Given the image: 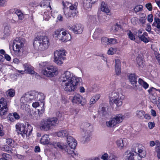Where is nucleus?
Here are the masks:
<instances>
[{
	"label": "nucleus",
	"mask_w": 160,
	"mask_h": 160,
	"mask_svg": "<svg viewBox=\"0 0 160 160\" xmlns=\"http://www.w3.org/2000/svg\"><path fill=\"white\" fill-rule=\"evenodd\" d=\"M60 80L61 84L64 87V90L69 93L76 91L78 85L82 79L81 78L77 77L67 71L61 74Z\"/></svg>",
	"instance_id": "nucleus-1"
},
{
	"label": "nucleus",
	"mask_w": 160,
	"mask_h": 160,
	"mask_svg": "<svg viewBox=\"0 0 160 160\" xmlns=\"http://www.w3.org/2000/svg\"><path fill=\"white\" fill-rule=\"evenodd\" d=\"M50 45L49 40L45 36H40L35 38L33 45L34 48L38 50L42 51L47 49Z\"/></svg>",
	"instance_id": "nucleus-2"
},
{
	"label": "nucleus",
	"mask_w": 160,
	"mask_h": 160,
	"mask_svg": "<svg viewBox=\"0 0 160 160\" xmlns=\"http://www.w3.org/2000/svg\"><path fill=\"white\" fill-rule=\"evenodd\" d=\"M16 131L18 135L23 138L28 137L32 134V127L28 123L25 125L23 124L17 123L16 125Z\"/></svg>",
	"instance_id": "nucleus-3"
},
{
	"label": "nucleus",
	"mask_w": 160,
	"mask_h": 160,
	"mask_svg": "<svg viewBox=\"0 0 160 160\" xmlns=\"http://www.w3.org/2000/svg\"><path fill=\"white\" fill-rule=\"evenodd\" d=\"M58 120L56 118L43 119L40 122V128L41 130L48 131L58 125Z\"/></svg>",
	"instance_id": "nucleus-4"
},
{
	"label": "nucleus",
	"mask_w": 160,
	"mask_h": 160,
	"mask_svg": "<svg viewBox=\"0 0 160 160\" xmlns=\"http://www.w3.org/2000/svg\"><path fill=\"white\" fill-rule=\"evenodd\" d=\"M119 89L115 90L109 94L110 101L115 104L117 107L121 106L122 104V100L124 97L119 92Z\"/></svg>",
	"instance_id": "nucleus-5"
},
{
	"label": "nucleus",
	"mask_w": 160,
	"mask_h": 160,
	"mask_svg": "<svg viewBox=\"0 0 160 160\" xmlns=\"http://www.w3.org/2000/svg\"><path fill=\"white\" fill-rule=\"evenodd\" d=\"M35 91H32L25 93L21 97L20 101L21 103V107L22 108H24L27 103L35 100Z\"/></svg>",
	"instance_id": "nucleus-6"
},
{
	"label": "nucleus",
	"mask_w": 160,
	"mask_h": 160,
	"mask_svg": "<svg viewBox=\"0 0 160 160\" xmlns=\"http://www.w3.org/2000/svg\"><path fill=\"white\" fill-rule=\"evenodd\" d=\"M66 52L64 50H56L54 53V62L58 65H61L65 59Z\"/></svg>",
	"instance_id": "nucleus-7"
},
{
	"label": "nucleus",
	"mask_w": 160,
	"mask_h": 160,
	"mask_svg": "<svg viewBox=\"0 0 160 160\" xmlns=\"http://www.w3.org/2000/svg\"><path fill=\"white\" fill-rule=\"evenodd\" d=\"M25 43V39L22 38H17L14 40L13 43V49L15 55H19L20 49L22 48Z\"/></svg>",
	"instance_id": "nucleus-8"
},
{
	"label": "nucleus",
	"mask_w": 160,
	"mask_h": 160,
	"mask_svg": "<svg viewBox=\"0 0 160 160\" xmlns=\"http://www.w3.org/2000/svg\"><path fill=\"white\" fill-rule=\"evenodd\" d=\"M78 3L76 2L74 3H71L69 6V9L68 11H65V16L66 18H68L73 17L78 12Z\"/></svg>",
	"instance_id": "nucleus-9"
},
{
	"label": "nucleus",
	"mask_w": 160,
	"mask_h": 160,
	"mask_svg": "<svg viewBox=\"0 0 160 160\" xmlns=\"http://www.w3.org/2000/svg\"><path fill=\"white\" fill-rule=\"evenodd\" d=\"M42 73L47 77H52L58 74V71L56 67L49 66L47 69L42 71Z\"/></svg>",
	"instance_id": "nucleus-10"
},
{
	"label": "nucleus",
	"mask_w": 160,
	"mask_h": 160,
	"mask_svg": "<svg viewBox=\"0 0 160 160\" xmlns=\"http://www.w3.org/2000/svg\"><path fill=\"white\" fill-rule=\"evenodd\" d=\"M8 110L7 100L2 98L0 100V114L3 115L6 114Z\"/></svg>",
	"instance_id": "nucleus-11"
},
{
	"label": "nucleus",
	"mask_w": 160,
	"mask_h": 160,
	"mask_svg": "<svg viewBox=\"0 0 160 160\" xmlns=\"http://www.w3.org/2000/svg\"><path fill=\"white\" fill-rule=\"evenodd\" d=\"M72 102L73 103L80 104L82 105H83L86 103V100L80 94L75 93L73 97Z\"/></svg>",
	"instance_id": "nucleus-12"
},
{
	"label": "nucleus",
	"mask_w": 160,
	"mask_h": 160,
	"mask_svg": "<svg viewBox=\"0 0 160 160\" xmlns=\"http://www.w3.org/2000/svg\"><path fill=\"white\" fill-rule=\"evenodd\" d=\"M132 149V152L130 151H127L124 154V156L127 160H135L134 159V155L133 152L137 153L136 149H134L133 147Z\"/></svg>",
	"instance_id": "nucleus-13"
},
{
	"label": "nucleus",
	"mask_w": 160,
	"mask_h": 160,
	"mask_svg": "<svg viewBox=\"0 0 160 160\" xmlns=\"http://www.w3.org/2000/svg\"><path fill=\"white\" fill-rule=\"evenodd\" d=\"M24 69L27 73L29 74H35V76H39V74L35 72L33 70V68L29 64L27 63L23 65Z\"/></svg>",
	"instance_id": "nucleus-14"
},
{
	"label": "nucleus",
	"mask_w": 160,
	"mask_h": 160,
	"mask_svg": "<svg viewBox=\"0 0 160 160\" xmlns=\"http://www.w3.org/2000/svg\"><path fill=\"white\" fill-rule=\"evenodd\" d=\"M134 149H136V154L139 156V158H138V160H142V158H144L146 155L145 152L142 149H139L137 146V145H134L132 146Z\"/></svg>",
	"instance_id": "nucleus-15"
},
{
	"label": "nucleus",
	"mask_w": 160,
	"mask_h": 160,
	"mask_svg": "<svg viewBox=\"0 0 160 160\" xmlns=\"http://www.w3.org/2000/svg\"><path fill=\"white\" fill-rule=\"evenodd\" d=\"M70 29L72 30L75 34H80L82 33L83 31V28L81 24H76L74 28H70Z\"/></svg>",
	"instance_id": "nucleus-16"
},
{
	"label": "nucleus",
	"mask_w": 160,
	"mask_h": 160,
	"mask_svg": "<svg viewBox=\"0 0 160 160\" xmlns=\"http://www.w3.org/2000/svg\"><path fill=\"white\" fill-rule=\"evenodd\" d=\"M16 15L18 16V19L17 21H15V20H14L15 23H17V22H18L19 20H22L24 18V17L23 14L19 10L17 9L15 10L14 15H13V19H15V17Z\"/></svg>",
	"instance_id": "nucleus-17"
},
{
	"label": "nucleus",
	"mask_w": 160,
	"mask_h": 160,
	"mask_svg": "<svg viewBox=\"0 0 160 160\" xmlns=\"http://www.w3.org/2000/svg\"><path fill=\"white\" fill-rule=\"evenodd\" d=\"M138 38L141 41L146 43L149 42L150 38L148 37V33L144 32L140 36H138Z\"/></svg>",
	"instance_id": "nucleus-18"
},
{
	"label": "nucleus",
	"mask_w": 160,
	"mask_h": 160,
	"mask_svg": "<svg viewBox=\"0 0 160 160\" xmlns=\"http://www.w3.org/2000/svg\"><path fill=\"white\" fill-rule=\"evenodd\" d=\"M128 78L131 84L136 87H137V77L134 73L131 74L128 77Z\"/></svg>",
	"instance_id": "nucleus-19"
},
{
	"label": "nucleus",
	"mask_w": 160,
	"mask_h": 160,
	"mask_svg": "<svg viewBox=\"0 0 160 160\" xmlns=\"http://www.w3.org/2000/svg\"><path fill=\"white\" fill-rule=\"evenodd\" d=\"M101 158L103 160H117V157L115 155L112 154L109 156L107 153L103 154Z\"/></svg>",
	"instance_id": "nucleus-20"
},
{
	"label": "nucleus",
	"mask_w": 160,
	"mask_h": 160,
	"mask_svg": "<svg viewBox=\"0 0 160 160\" xmlns=\"http://www.w3.org/2000/svg\"><path fill=\"white\" fill-rule=\"evenodd\" d=\"M115 70L117 75H119L121 73V62L119 59H115Z\"/></svg>",
	"instance_id": "nucleus-21"
},
{
	"label": "nucleus",
	"mask_w": 160,
	"mask_h": 160,
	"mask_svg": "<svg viewBox=\"0 0 160 160\" xmlns=\"http://www.w3.org/2000/svg\"><path fill=\"white\" fill-rule=\"evenodd\" d=\"M117 124L122 122L125 118V116L122 114L116 115L113 117Z\"/></svg>",
	"instance_id": "nucleus-22"
},
{
	"label": "nucleus",
	"mask_w": 160,
	"mask_h": 160,
	"mask_svg": "<svg viewBox=\"0 0 160 160\" xmlns=\"http://www.w3.org/2000/svg\"><path fill=\"white\" fill-rule=\"evenodd\" d=\"M50 0H43L40 3V6L41 7H45L49 8L48 10L50 9V10H52V9L50 5Z\"/></svg>",
	"instance_id": "nucleus-23"
},
{
	"label": "nucleus",
	"mask_w": 160,
	"mask_h": 160,
	"mask_svg": "<svg viewBox=\"0 0 160 160\" xmlns=\"http://www.w3.org/2000/svg\"><path fill=\"white\" fill-rule=\"evenodd\" d=\"M57 135L58 137L67 138L69 135V132L67 130H62L57 132Z\"/></svg>",
	"instance_id": "nucleus-24"
},
{
	"label": "nucleus",
	"mask_w": 160,
	"mask_h": 160,
	"mask_svg": "<svg viewBox=\"0 0 160 160\" xmlns=\"http://www.w3.org/2000/svg\"><path fill=\"white\" fill-rule=\"evenodd\" d=\"M35 100L41 101L45 99V96L42 93H38L35 91Z\"/></svg>",
	"instance_id": "nucleus-25"
},
{
	"label": "nucleus",
	"mask_w": 160,
	"mask_h": 160,
	"mask_svg": "<svg viewBox=\"0 0 160 160\" xmlns=\"http://www.w3.org/2000/svg\"><path fill=\"white\" fill-rule=\"evenodd\" d=\"M52 145L55 148H59L62 150L65 149V148H67V146L66 145H64L62 143L59 142H53Z\"/></svg>",
	"instance_id": "nucleus-26"
},
{
	"label": "nucleus",
	"mask_w": 160,
	"mask_h": 160,
	"mask_svg": "<svg viewBox=\"0 0 160 160\" xmlns=\"http://www.w3.org/2000/svg\"><path fill=\"white\" fill-rule=\"evenodd\" d=\"M106 126L109 128L113 127L115 126L117 123L116 122L113 118H111L108 121L106 122Z\"/></svg>",
	"instance_id": "nucleus-27"
},
{
	"label": "nucleus",
	"mask_w": 160,
	"mask_h": 160,
	"mask_svg": "<svg viewBox=\"0 0 160 160\" xmlns=\"http://www.w3.org/2000/svg\"><path fill=\"white\" fill-rule=\"evenodd\" d=\"M50 138L48 135H45L42 136L40 140V142L43 144H48L49 143Z\"/></svg>",
	"instance_id": "nucleus-28"
},
{
	"label": "nucleus",
	"mask_w": 160,
	"mask_h": 160,
	"mask_svg": "<svg viewBox=\"0 0 160 160\" xmlns=\"http://www.w3.org/2000/svg\"><path fill=\"white\" fill-rule=\"evenodd\" d=\"M101 9L102 11L107 13L109 12H110L109 9L107 4L103 1L101 3Z\"/></svg>",
	"instance_id": "nucleus-29"
},
{
	"label": "nucleus",
	"mask_w": 160,
	"mask_h": 160,
	"mask_svg": "<svg viewBox=\"0 0 160 160\" xmlns=\"http://www.w3.org/2000/svg\"><path fill=\"white\" fill-rule=\"evenodd\" d=\"M102 32L103 31L100 28L96 29L93 35V38L94 39L98 38Z\"/></svg>",
	"instance_id": "nucleus-30"
},
{
	"label": "nucleus",
	"mask_w": 160,
	"mask_h": 160,
	"mask_svg": "<svg viewBox=\"0 0 160 160\" xmlns=\"http://www.w3.org/2000/svg\"><path fill=\"white\" fill-rule=\"evenodd\" d=\"M85 135L83 138V141L84 142L89 141L90 139L91 136V132L90 131H85Z\"/></svg>",
	"instance_id": "nucleus-31"
},
{
	"label": "nucleus",
	"mask_w": 160,
	"mask_h": 160,
	"mask_svg": "<svg viewBox=\"0 0 160 160\" xmlns=\"http://www.w3.org/2000/svg\"><path fill=\"white\" fill-rule=\"evenodd\" d=\"M125 139L123 138L122 139H119L117 140L116 142V144L117 146L120 149L122 148L124 146V142L125 141Z\"/></svg>",
	"instance_id": "nucleus-32"
},
{
	"label": "nucleus",
	"mask_w": 160,
	"mask_h": 160,
	"mask_svg": "<svg viewBox=\"0 0 160 160\" xmlns=\"http://www.w3.org/2000/svg\"><path fill=\"white\" fill-rule=\"evenodd\" d=\"M52 11H45L43 12V18L44 20L46 21H48L50 18V16Z\"/></svg>",
	"instance_id": "nucleus-33"
},
{
	"label": "nucleus",
	"mask_w": 160,
	"mask_h": 160,
	"mask_svg": "<svg viewBox=\"0 0 160 160\" xmlns=\"http://www.w3.org/2000/svg\"><path fill=\"white\" fill-rule=\"evenodd\" d=\"M1 149L2 151L7 152L8 153H11L12 152V148L10 146L7 145L2 146L1 147Z\"/></svg>",
	"instance_id": "nucleus-34"
},
{
	"label": "nucleus",
	"mask_w": 160,
	"mask_h": 160,
	"mask_svg": "<svg viewBox=\"0 0 160 160\" xmlns=\"http://www.w3.org/2000/svg\"><path fill=\"white\" fill-rule=\"evenodd\" d=\"M6 94L8 97H12L15 95V90L13 89H10L6 92Z\"/></svg>",
	"instance_id": "nucleus-35"
},
{
	"label": "nucleus",
	"mask_w": 160,
	"mask_h": 160,
	"mask_svg": "<svg viewBox=\"0 0 160 160\" xmlns=\"http://www.w3.org/2000/svg\"><path fill=\"white\" fill-rule=\"evenodd\" d=\"M138 83L142 85L145 89H146L148 87V84L141 78L139 79Z\"/></svg>",
	"instance_id": "nucleus-36"
},
{
	"label": "nucleus",
	"mask_w": 160,
	"mask_h": 160,
	"mask_svg": "<svg viewBox=\"0 0 160 160\" xmlns=\"http://www.w3.org/2000/svg\"><path fill=\"white\" fill-rule=\"evenodd\" d=\"M62 3V5L63 6V13L65 15V11H68V7H69V6L70 5L71 3L67 2H63Z\"/></svg>",
	"instance_id": "nucleus-37"
},
{
	"label": "nucleus",
	"mask_w": 160,
	"mask_h": 160,
	"mask_svg": "<svg viewBox=\"0 0 160 160\" xmlns=\"http://www.w3.org/2000/svg\"><path fill=\"white\" fill-rule=\"evenodd\" d=\"M96 15H88V22L92 23H96Z\"/></svg>",
	"instance_id": "nucleus-38"
},
{
	"label": "nucleus",
	"mask_w": 160,
	"mask_h": 160,
	"mask_svg": "<svg viewBox=\"0 0 160 160\" xmlns=\"http://www.w3.org/2000/svg\"><path fill=\"white\" fill-rule=\"evenodd\" d=\"M48 63L46 62H43L39 64V66L42 69L41 72L43 70H46L47 68L49 67Z\"/></svg>",
	"instance_id": "nucleus-39"
},
{
	"label": "nucleus",
	"mask_w": 160,
	"mask_h": 160,
	"mask_svg": "<svg viewBox=\"0 0 160 160\" xmlns=\"http://www.w3.org/2000/svg\"><path fill=\"white\" fill-rule=\"evenodd\" d=\"M61 31H62V29H59L55 30L53 32V36L56 38L60 39L61 35L60 32Z\"/></svg>",
	"instance_id": "nucleus-40"
},
{
	"label": "nucleus",
	"mask_w": 160,
	"mask_h": 160,
	"mask_svg": "<svg viewBox=\"0 0 160 160\" xmlns=\"http://www.w3.org/2000/svg\"><path fill=\"white\" fill-rule=\"evenodd\" d=\"M88 0H87L86 2H84L83 3V6L84 8L86 9H91L92 7V3H90V1H88Z\"/></svg>",
	"instance_id": "nucleus-41"
},
{
	"label": "nucleus",
	"mask_w": 160,
	"mask_h": 160,
	"mask_svg": "<svg viewBox=\"0 0 160 160\" xmlns=\"http://www.w3.org/2000/svg\"><path fill=\"white\" fill-rule=\"evenodd\" d=\"M68 144L70 148L72 149H74L76 147L77 144V142L76 140L74 141L73 142H69Z\"/></svg>",
	"instance_id": "nucleus-42"
},
{
	"label": "nucleus",
	"mask_w": 160,
	"mask_h": 160,
	"mask_svg": "<svg viewBox=\"0 0 160 160\" xmlns=\"http://www.w3.org/2000/svg\"><path fill=\"white\" fill-rule=\"evenodd\" d=\"M145 114V112L142 110L137 111H136V115L137 117L141 118Z\"/></svg>",
	"instance_id": "nucleus-43"
},
{
	"label": "nucleus",
	"mask_w": 160,
	"mask_h": 160,
	"mask_svg": "<svg viewBox=\"0 0 160 160\" xmlns=\"http://www.w3.org/2000/svg\"><path fill=\"white\" fill-rule=\"evenodd\" d=\"M101 43L105 45L109 44V38L106 37H102L101 39Z\"/></svg>",
	"instance_id": "nucleus-44"
},
{
	"label": "nucleus",
	"mask_w": 160,
	"mask_h": 160,
	"mask_svg": "<svg viewBox=\"0 0 160 160\" xmlns=\"http://www.w3.org/2000/svg\"><path fill=\"white\" fill-rule=\"evenodd\" d=\"M6 142L8 145H9L10 147H13L14 141L11 138H7L6 139Z\"/></svg>",
	"instance_id": "nucleus-45"
},
{
	"label": "nucleus",
	"mask_w": 160,
	"mask_h": 160,
	"mask_svg": "<svg viewBox=\"0 0 160 160\" xmlns=\"http://www.w3.org/2000/svg\"><path fill=\"white\" fill-rule=\"evenodd\" d=\"M129 38L132 40L134 41L135 38L134 35L132 33V32L129 30L127 34Z\"/></svg>",
	"instance_id": "nucleus-46"
},
{
	"label": "nucleus",
	"mask_w": 160,
	"mask_h": 160,
	"mask_svg": "<svg viewBox=\"0 0 160 160\" xmlns=\"http://www.w3.org/2000/svg\"><path fill=\"white\" fill-rule=\"evenodd\" d=\"M143 6L142 5H139L136 6L134 9V11L136 12L142 11L143 9Z\"/></svg>",
	"instance_id": "nucleus-47"
},
{
	"label": "nucleus",
	"mask_w": 160,
	"mask_h": 160,
	"mask_svg": "<svg viewBox=\"0 0 160 160\" xmlns=\"http://www.w3.org/2000/svg\"><path fill=\"white\" fill-rule=\"evenodd\" d=\"M116 48H111L108 50V53L109 55H112L114 54L116 52Z\"/></svg>",
	"instance_id": "nucleus-48"
},
{
	"label": "nucleus",
	"mask_w": 160,
	"mask_h": 160,
	"mask_svg": "<svg viewBox=\"0 0 160 160\" xmlns=\"http://www.w3.org/2000/svg\"><path fill=\"white\" fill-rule=\"evenodd\" d=\"M4 32L6 34H9L11 33V31L9 26H6L5 27Z\"/></svg>",
	"instance_id": "nucleus-49"
},
{
	"label": "nucleus",
	"mask_w": 160,
	"mask_h": 160,
	"mask_svg": "<svg viewBox=\"0 0 160 160\" xmlns=\"http://www.w3.org/2000/svg\"><path fill=\"white\" fill-rule=\"evenodd\" d=\"M65 151L67 152L68 154H71V156L73 158L74 157V155H76V154L73 151H70L68 150L67 148H67H65V149H64Z\"/></svg>",
	"instance_id": "nucleus-50"
},
{
	"label": "nucleus",
	"mask_w": 160,
	"mask_h": 160,
	"mask_svg": "<svg viewBox=\"0 0 160 160\" xmlns=\"http://www.w3.org/2000/svg\"><path fill=\"white\" fill-rule=\"evenodd\" d=\"M136 61L139 67H142V66H143L142 61L141 58H137L136 59Z\"/></svg>",
	"instance_id": "nucleus-51"
},
{
	"label": "nucleus",
	"mask_w": 160,
	"mask_h": 160,
	"mask_svg": "<svg viewBox=\"0 0 160 160\" xmlns=\"http://www.w3.org/2000/svg\"><path fill=\"white\" fill-rule=\"evenodd\" d=\"M99 109L101 110L102 114L103 115H105L107 113L106 108L104 107H102L101 105L99 108Z\"/></svg>",
	"instance_id": "nucleus-52"
},
{
	"label": "nucleus",
	"mask_w": 160,
	"mask_h": 160,
	"mask_svg": "<svg viewBox=\"0 0 160 160\" xmlns=\"http://www.w3.org/2000/svg\"><path fill=\"white\" fill-rule=\"evenodd\" d=\"M153 17L152 14H149L148 15L147 17V20L148 22H151L153 21Z\"/></svg>",
	"instance_id": "nucleus-53"
},
{
	"label": "nucleus",
	"mask_w": 160,
	"mask_h": 160,
	"mask_svg": "<svg viewBox=\"0 0 160 160\" xmlns=\"http://www.w3.org/2000/svg\"><path fill=\"white\" fill-rule=\"evenodd\" d=\"M117 40L115 38H109V44H114L116 43Z\"/></svg>",
	"instance_id": "nucleus-54"
},
{
	"label": "nucleus",
	"mask_w": 160,
	"mask_h": 160,
	"mask_svg": "<svg viewBox=\"0 0 160 160\" xmlns=\"http://www.w3.org/2000/svg\"><path fill=\"white\" fill-rule=\"evenodd\" d=\"M66 138L67 139V143L76 140L72 137L71 136H68Z\"/></svg>",
	"instance_id": "nucleus-55"
},
{
	"label": "nucleus",
	"mask_w": 160,
	"mask_h": 160,
	"mask_svg": "<svg viewBox=\"0 0 160 160\" xmlns=\"http://www.w3.org/2000/svg\"><path fill=\"white\" fill-rule=\"evenodd\" d=\"M155 55L157 60L160 65V54L158 52H155Z\"/></svg>",
	"instance_id": "nucleus-56"
},
{
	"label": "nucleus",
	"mask_w": 160,
	"mask_h": 160,
	"mask_svg": "<svg viewBox=\"0 0 160 160\" xmlns=\"http://www.w3.org/2000/svg\"><path fill=\"white\" fill-rule=\"evenodd\" d=\"M4 135V132L3 130V126L0 124V136L2 137Z\"/></svg>",
	"instance_id": "nucleus-57"
},
{
	"label": "nucleus",
	"mask_w": 160,
	"mask_h": 160,
	"mask_svg": "<svg viewBox=\"0 0 160 160\" xmlns=\"http://www.w3.org/2000/svg\"><path fill=\"white\" fill-rule=\"evenodd\" d=\"M148 127L150 129H152L155 126V123L154 122H149L148 123Z\"/></svg>",
	"instance_id": "nucleus-58"
},
{
	"label": "nucleus",
	"mask_w": 160,
	"mask_h": 160,
	"mask_svg": "<svg viewBox=\"0 0 160 160\" xmlns=\"http://www.w3.org/2000/svg\"><path fill=\"white\" fill-rule=\"evenodd\" d=\"M146 7L147 9L150 11L152 10V6L151 4L150 3H148L146 5Z\"/></svg>",
	"instance_id": "nucleus-59"
},
{
	"label": "nucleus",
	"mask_w": 160,
	"mask_h": 160,
	"mask_svg": "<svg viewBox=\"0 0 160 160\" xmlns=\"http://www.w3.org/2000/svg\"><path fill=\"white\" fill-rule=\"evenodd\" d=\"M45 109L44 108V104L40 109H38V114L40 116L44 112Z\"/></svg>",
	"instance_id": "nucleus-60"
},
{
	"label": "nucleus",
	"mask_w": 160,
	"mask_h": 160,
	"mask_svg": "<svg viewBox=\"0 0 160 160\" xmlns=\"http://www.w3.org/2000/svg\"><path fill=\"white\" fill-rule=\"evenodd\" d=\"M132 23L133 25H135L138 22V20L135 18H132L131 19Z\"/></svg>",
	"instance_id": "nucleus-61"
},
{
	"label": "nucleus",
	"mask_w": 160,
	"mask_h": 160,
	"mask_svg": "<svg viewBox=\"0 0 160 160\" xmlns=\"http://www.w3.org/2000/svg\"><path fill=\"white\" fill-rule=\"evenodd\" d=\"M13 116L15 120L18 119L20 118V116L17 112H14L13 114Z\"/></svg>",
	"instance_id": "nucleus-62"
},
{
	"label": "nucleus",
	"mask_w": 160,
	"mask_h": 160,
	"mask_svg": "<svg viewBox=\"0 0 160 160\" xmlns=\"http://www.w3.org/2000/svg\"><path fill=\"white\" fill-rule=\"evenodd\" d=\"M146 30L148 32H150L151 30V27L150 24H147Z\"/></svg>",
	"instance_id": "nucleus-63"
},
{
	"label": "nucleus",
	"mask_w": 160,
	"mask_h": 160,
	"mask_svg": "<svg viewBox=\"0 0 160 160\" xmlns=\"http://www.w3.org/2000/svg\"><path fill=\"white\" fill-rule=\"evenodd\" d=\"M94 98L92 97L90 99L89 102L90 104H93L96 102V100H95V99Z\"/></svg>",
	"instance_id": "nucleus-64"
}]
</instances>
